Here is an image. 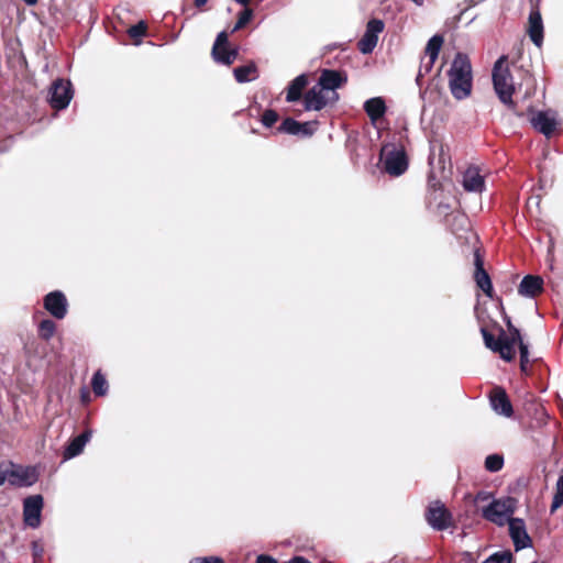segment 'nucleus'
I'll return each mask as SVG.
<instances>
[{
    "label": "nucleus",
    "instance_id": "1",
    "mask_svg": "<svg viewBox=\"0 0 563 563\" xmlns=\"http://www.w3.org/2000/svg\"><path fill=\"white\" fill-rule=\"evenodd\" d=\"M493 85L499 100L517 117H525V110L520 109L512 99L514 95L521 91L526 86L523 98H530L533 95L534 78L529 71H522L521 82L514 81V77L507 65V56H500L493 68Z\"/></svg>",
    "mask_w": 563,
    "mask_h": 563
},
{
    "label": "nucleus",
    "instance_id": "2",
    "mask_svg": "<svg viewBox=\"0 0 563 563\" xmlns=\"http://www.w3.org/2000/svg\"><path fill=\"white\" fill-rule=\"evenodd\" d=\"M449 88L452 96L463 100L471 96L473 87L472 65L468 56L459 52L448 71Z\"/></svg>",
    "mask_w": 563,
    "mask_h": 563
},
{
    "label": "nucleus",
    "instance_id": "3",
    "mask_svg": "<svg viewBox=\"0 0 563 563\" xmlns=\"http://www.w3.org/2000/svg\"><path fill=\"white\" fill-rule=\"evenodd\" d=\"M517 509V499L514 497H505L494 499L487 507L483 508L482 516L499 527L508 523V520Z\"/></svg>",
    "mask_w": 563,
    "mask_h": 563
},
{
    "label": "nucleus",
    "instance_id": "4",
    "mask_svg": "<svg viewBox=\"0 0 563 563\" xmlns=\"http://www.w3.org/2000/svg\"><path fill=\"white\" fill-rule=\"evenodd\" d=\"M427 522L437 531H444L453 526V516L445 505L435 500L426 509Z\"/></svg>",
    "mask_w": 563,
    "mask_h": 563
},
{
    "label": "nucleus",
    "instance_id": "5",
    "mask_svg": "<svg viewBox=\"0 0 563 563\" xmlns=\"http://www.w3.org/2000/svg\"><path fill=\"white\" fill-rule=\"evenodd\" d=\"M74 90L70 80L58 78L49 88V106L55 110H64L73 99Z\"/></svg>",
    "mask_w": 563,
    "mask_h": 563
},
{
    "label": "nucleus",
    "instance_id": "6",
    "mask_svg": "<svg viewBox=\"0 0 563 563\" xmlns=\"http://www.w3.org/2000/svg\"><path fill=\"white\" fill-rule=\"evenodd\" d=\"M443 43L444 37L441 34H435L428 41L424 48V55L428 57V60H424V58L421 59L419 71L417 75L418 84L422 77H424L432 70L434 63L439 57Z\"/></svg>",
    "mask_w": 563,
    "mask_h": 563
},
{
    "label": "nucleus",
    "instance_id": "7",
    "mask_svg": "<svg viewBox=\"0 0 563 563\" xmlns=\"http://www.w3.org/2000/svg\"><path fill=\"white\" fill-rule=\"evenodd\" d=\"M211 54L217 63L230 66L238 58L239 49L229 47V35L222 31L217 35Z\"/></svg>",
    "mask_w": 563,
    "mask_h": 563
},
{
    "label": "nucleus",
    "instance_id": "8",
    "mask_svg": "<svg viewBox=\"0 0 563 563\" xmlns=\"http://www.w3.org/2000/svg\"><path fill=\"white\" fill-rule=\"evenodd\" d=\"M385 155L384 169L390 176H400L408 168V157L404 148L386 152V147L382 150L380 156Z\"/></svg>",
    "mask_w": 563,
    "mask_h": 563
},
{
    "label": "nucleus",
    "instance_id": "9",
    "mask_svg": "<svg viewBox=\"0 0 563 563\" xmlns=\"http://www.w3.org/2000/svg\"><path fill=\"white\" fill-rule=\"evenodd\" d=\"M530 115V123L536 131L543 134L547 137H551L556 131L559 122L554 117H551L547 111H533V108L529 106L525 111V115Z\"/></svg>",
    "mask_w": 563,
    "mask_h": 563
},
{
    "label": "nucleus",
    "instance_id": "10",
    "mask_svg": "<svg viewBox=\"0 0 563 563\" xmlns=\"http://www.w3.org/2000/svg\"><path fill=\"white\" fill-rule=\"evenodd\" d=\"M474 274L476 286L489 298H493L494 287L489 274L484 267V253L479 247L474 250Z\"/></svg>",
    "mask_w": 563,
    "mask_h": 563
},
{
    "label": "nucleus",
    "instance_id": "11",
    "mask_svg": "<svg viewBox=\"0 0 563 563\" xmlns=\"http://www.w3.org/2000/svg\"><path fill=\"white\" fill-rule=\"evenodd\" d=\"M338 99L339 95L336 92H332L331 97L328 98L323 88L317 84L303 95V104L307 111H320L329 103L335 102Z\"/></svg>",
    "mask_w": 563,
    "mask_h": 563
},
{
    "label": "nucleus",
    "instance_id": "12",
    "mask_svg": "<svg viewBox=\"0 0 563 563\" xmlns=\"http://www.w3.org/2000/svg\"><path fill=\"white\" fill-rule=\"evenodd\" d=\"M44 309L54 318L62 320L68 312V301L60 290H54L43 298Z\"/></svg>",
    "mask_w": 563,
    "mask_h": 563
},
{
    "label": "nucleus",
    "instance_id": "13",
    "mask_svg": "<svg viewBox=\"0 0 563 563\" xmlns=\"http://www.w3.org/2000/svg\"><path fill=\"white\" fill-rule=\"evenodd\" d=\"M43 497L41 495L29 496L23 501V520L27 527L37 528L41 525Z\"/></svg>",
    "mask_w": 563,
    "mask_h": 563
},
{
    "label": "nucleus",
    "instance_id": "14",
    "mask_svg": "<svg viewBox=\"0 0 563 563\" xmlns=\"http://www.w3.org/2000/svg\"><path fill=\"white\" fill-rule=\"evenodd\" d=\"M509 536L514 542L516 551L531 547L532 540L527 532L526 522L521 518H510L508 520Z\"/></svg>",
    "mask_w": 563,
    "mask_h": 563
},
{
    "label": "nucleus",
    "instance_id": "15",
    "mask_svg": "<svg viewBox=\"0 0 563 563\" xmlns=\"http://www.w3.org/2000/svg\"><path fill=\"white\" fill-rule=\"evenodd\" d=\"M492 408L501 416L510 418L514 415L511 401L501 386H495L489 393Z\"/></svg>",
    "mask_w": 563,
    "mask_h": 563
},
{
    "label": "nucleus",
    "instance_id": "16",
    "mask_svg": "<svg viewBox=\"0 0 563 563\" xmlns=\"http://www.w3.org/2000/svg\"><path fill=\"white\" fill-rule=\"evenodd\" d=\"M347 82V75L345 71L334 70V69H323L321 70L318 85L323 88V90H334L342 87Z\"/></svg>",
    "mask_w": 563,
    "mask_h": 563
},
{
    "label": "nucleus",
    "instance_id": "17",
    "mask_svg": "<svg viewBox=\"0 0 563 563\" xmlns=\"http://www.w3.org/2000/svg\"><path fill=\"white\" fill-rule=\"evenodd\" d=\"M38 479V474L35 467H18L9 472V482L11 485L23 487L32 486Z\"/></svg>",
    "mask_w": 563,
    "mask_h": 563
},
{
    "label": "nucleus",
    "instance_id": "18",
    "mask_svg": "<svg viewBox=\"0 0 563 563\" xmlns=\"http://www.w3.org/2000/svg\"><path fill=\"white\" fill-rule=\"evenodd\" d=\"M527 33L532 43L536 46L541 47L543 43V22L541 13L538 8H533L530 11Z\"/></svg>",
    "mask_w": 563,
    "mask_h": 563
},
{
    "label": "nucleus",
    "instance_id": "19",
    "mask_svg": "<svg viewBox=\"0 0 563 563\" xmlns=\"http://www.w3.org/2000/svg\"><path fill=\"white\" fill-rule=\"evenodd\" d=\"M543 279L539 275H527L518 286L521 296L536 298L543 292Z\"/></svg>",
    "mask_w": 563,
    "mask_h": 563
},
{
    "label": "nucleus",
    "instance_id": "20",
    "mask_svg": "<svg viewBox=\"0 0 563 563\" xmlns=\"http://www.w3.org/2000/svg\"><path fill=\"white\" fill-rule=\"evenodd\" d=\"M309 77L306 74H301L292 79L286 91V101L296 102L303 98V90L308 86Z\"/></svg>",
    "mask_w": 563,
    "mask_h": 563
},
{
    "label": "nucleus",
    "instance_id": "21",
    "mask_svg": "<svg viewBox=\"0 0 563 563\" xmlns=\"http://www.w3.org/2000/svg\"><path fill=\"white\" fill-rule=\"evenodd\" d=\"M90 438H91L90 430H85L79 435L73 438L69 441L68 445L65 448L63 457L65 460H69V459H73V457L79 455L84 451V448L87 444V442L90 440Z\"/></svg>",
    "mask_w": 563,
    "mask_h": 563
},
{
    "label": "nucleus",
    "instance_id": "22",
    "mask_svg": "<svg viewBox=\"0 0 563 563\" xmlns=\"http://www.w3.org/2000/svg\"><path fill=\"white\" fill-rule=\"evenodd\" d=\"M387 107L383 98L374 97L365 101L364 111L372 123H376L386 113Z\"/></svg>",
    "mask_w": 563,
    "mask_h": 563
},
{
    "label": "nucleus",
    "instance_id": "23",
    "mask_svg": "<svg viewBox=\"0 0 563 563\" xmlns=\"http://www.w3.org/2000/svg\"><path fill=\"white\" fill-rule=\"evenodd\" d=\"M485 186L484 178L476 169H467L463 176V187L466 191L481 192Z\"/></svg>",
    "mask_w": 563,
    "mask_h": 563
},
{
    "label": "nucleus",
    "instance_id": "24",
    "mask_svg": "<svg viewBox=\"0 0 563 563\" xmlns=\"http://www.w3.org/2000/svg\"><path fill=\"white\" fill-rule=\"evenodd\" d=\"M234 78L238 82H249L258 77V69L254 62H250L246 65L235 67L233 69Z\"/></svg>",
    "mask_w": 563,
    "mask_h": 563
},
{
    "label": "nucleus",
    "instance_id": "25",
    "mask_svg": "<svg viewBox=\"0 0 563 563\" xmlns=\"http://www.w3.org/2000/svg\"><path fill=\"white\" fill-rule=\"evenodd\" d=\"M91 387L96 396H104L108 391V382L101 371H97L91 379Z\"/></svg>",
    "mask_w": 563,
    "mask_h": 563
},
{
    "label": "nucleus",
    "instance_id": "26",
    "mask_svg": "<svg viewBox=\"0 0 563 563\" xmlns=\"http://www.w3.org/2000/svg\"><path fill=\"white\" fill-rule=\"evenodd\" d=\"M56 332V323L51 319H44L38 323L37 333L44 341H49Z\"/></svg>",
    "mask_w": 563,
    "mask_h": 563
},
{
    "label": "nucleus",
    "instance_id": "27",
    "mask_svg": "<svg viewBox=\"0 0 563 563\" xmlns=\"http://www.w3.org/2000/svg\"><path fill=\"white\" fill-rule=\"evenodd\" d=\"M515 346L516 344L508 342L505 339H501V342L499 343L495 353H498L503 360L511 362L516 357Z\"/></svg>",
    "mask_w": 563,
    "mask_h": 563
},
{
    "label": "nucleus",
    "instance_id": "28",
    "mask_svg": "<svg viewBox=\"0 0 563 563\" xmlns=\"http://www.w3.org/2000/svg\"><path fill=\"white\" fill-rule=\"evenodd\" d=\"M147 24L145 21H140L139 23L130 26L128 29V35L133 41L135 45L141 43L143 36L146 35Z\"/></svg>",
    "mask_w": 563,
    "mask_h": 563
},
{
    "label": "nucleus",
    "instance_id": "29",
    "mask_svg": "<svg viewBox=\"0 0 563 563\" xmlns=\"http://www.w3.org/2000/svg\"><path fill=\"white\" fill-rule=\"evenodd\" d=\"M378 42V36H373L372 34L364 33L362 38L357 42V48L363 54H371L376 47Z\"/></svg>",
    "mask_w": 563,
    "mask_h": 563
},
{
    "label": "nucleus",
    "instance_id": "30",
    "mask_svg": "<svg viewBox=\"0 0 563 563\" xmlns=\"http://www.w3.org/2000/svg\"><path fill=\"white\" fill-rule=\"evenodd\" d=\"M495 325L498 328V331L500 332L503 339H505L506 341L511 342L516 345H520V342H523L520 331L517 328H515L510 321L507 322L508 330L510 332L509 336L506 335L505 330L500 325H498L496 322H495Z\"/></svg>",
    "mask_w": 563,
    "mask_h": 563
},
{
    "label": "nucleus",
    "instance_id": "31",
    "mask_svg": "<svg viewBox=\"0 0 563 563\" xmlns=\"http://www.w3.org/2000/svg\"><path fill=\"white\" fill-rule=\"evenodd\" d=\"M481 333H482V336H483V340H484V343H485V346L489 350H492L493 352L496 351V349L498 347L499 343L501 342V334L499 333V336L498 339L495 338V335L487 329V327H481Z\"/></svg>",
    "mask_w": 563,
    "mask_h": 563
},
{
    "label": "nucleus",
    "instance_id": "32",
    "mask_svg": "<svg viewBox=\"0 0 563 563\" xmlns=\"http://www.w3.org/2000/svg\"><path fill=\"white\" fill-rule=\"evenodd\" d=\"M253 15L254 11L251 8H244L241 12H239L236 23L232 29V33L244 29L251 22Z\"/></svg>",
    "mask_w": 563,
    "mask_h": 563
},
{
    "label": "nucleus",
    "instance_id": "33",
    "mask_svg": "<svg viewBox=\"0 0 563 563\" xmlns=\"http://www.w3.org/2000/svg\"><path fill=\"white\" fill-rule=\"evenodd\" d=\"M484 465L488 472H499L504 467V456L501 454H490L486 456Z\"/></svg>",
    "mask_w": 563,
    "mask_h": 563
},
{
    "label": "nucleus",
    "instance_id": "34",
    "mask_svg": "<svg viewBox=\"0 0 563 563\" xmlns=\"http://www.w3.org/2000/svg\"><path fill=\"white\" fill-rule=\"evenodd\" d=\"M518 347L520 353V372L527 376L531 375V369L529 366L530 361L528 345L523 342H520V345H518Z\"/></svg>",
    "mask_w": 563,
    "mask_h": 563
},
{
    "label": "nucleus",
    "instance_id": "35",
    "mask_svg": "<svg viewBox=\"0 0 563 563\" xmlns=\"http://www.w3.org/2000/svg\"><path fill=\"white\" fill-rule=\"evenodd\" d=\"M300 122L292 118H286L278 126V131L290 135H299Z\"/></svg>",
    "mask_w": 563,
    "mask_h": 563
},
{
    "label": "nucleus",
    "instance_id": "36",
    "mask_svg": "<svg viewBox=\"0 0 563 563\" xmlns=\"http://www.w3.org/2000/svg\"><path fill=\"white\" fill-rule=\"evenodd\" d=\"M561 506H563V475H561L556 482L555 493L550 509L551 512L553 514Z\"/></svg>",
    "mask_w": 563,
    "mask_h": 563
},
{
    "label": "nucleus",
    "instance_id": "37",
    "mask_svg": "<svg viewBox=\"0 0 563 563\" xmlns=\"http://www.w3.org/2000/svg\"><path fill=\"white\" fill-rule=\"evenodd\" d=\"M512 554L510 551L497 552L486 559L483 563H511Z\"/></svg>",
    "mask_w": 563,
    "mask_h": 563
},
{
    "label": "nucleus",
    "instance_id": "38",
    "mask_svg": "<svg viewBox=\"0 0 563 563\" xmlns=\"http://www.w3.org/2000/svg\"><path fill=\"white\" fill-rule=\"evenodd\" d=\"M278 113L273 109H267L263 112L261 122L266 128H272L278 121Z\"/></svg>",
    "mask_w": 563,
    "mask_h": 563
},
{
    "label": "nucleus",
    "instance_id": "39",
    "mask_svg": "<svg viewBox=\"0 0 563 563\" xmlns=\"http://www.w3.org/2000/svg\"><path fill=\"white\" fill-rule=\"evenodd\" d=\"M384 30V22L378 19H372L367 22L365 33L372 34L373 36H378Z\"/></svg>",
    "mask_w": 563,
    "mask_h": 563
},
{
    "label": "nucleus",
    "instance_id": "40",
    "mask_svg": "<svg viewBox=\"0 0 563 563\" xmlns=\"http://www.w3.org/2000/svg\"><path fill=\"white\" fill-rule=\"evenodd\" d=\"M189 563H224V561L219 556H202L194 558L189 561Z\"/></svg>",
    "mask_w": 563,
    "mask_h": 563
},
{
    "label": "nucleus",
    "instance_id": "41",
    "mask_svg": "<svg viewBox=\"0 0 563 563\" xmlns=\"http://www.w3.org/2000/svg\"><path fill=\"white\" fill-rule=\"evenodd\" d=\"M313 134V129L310 122H300L299 126V135L311 136Z\"/></svg>",
    "mask_w": 563,
    "mask_h": 563
},
{
    "label": "nucleus",
    "instance_id": "42",
    "mask_svg": "<svg viewBox=\"0 0 563 563\" xmlns=\"http://www.w3.org/2000/svg\"><path fill=\"white\" fill-rule=\"evenodd\" d=\"M256 563H278V561L271 555L261 554L256 558ZM285 563H289V561Z\"/></svg>",
    "mask_w": 563,
    "mask_h": 563
},
{
    "label": "nucleus",
    "instance_id": "43",
    "mask_svg": "<svg viewBox=\"0 0 563 563\" xmlns=\"http://www.w3.org/2000/svg\"><path fill=\"white\" fill-rule=\"evenodd\" d=\"M289 563H311V562L303 556L296 555L289 560Z\"/></svg>",
    "mask_w": 563,
    "mask_h": 563
},
{
    "label": "nucleus",
    "instance_id": "44",
    "mask_svg": "<svg viewBox=\"0 0 563 563\" xmlns=\"http://www.w3.org/2000/svg\"><path fill=\"white\" fill-rule=\"evenodd\" d=\"M208 0H195V5L201 8L207 3Z\"/></svg>",
    "mask_w": 563,
    "mask_h": 563
},
{
    "label": "nucleus",
    "instance_id": "45",
    "mask_svg": "<svg viewBox=\"0 0 563 563\" xmlns=\"http://www.w3.org/2000/svg\"><path fill=\"white\" fill-rule=\"evenodd\" d=\"M23 2H25L27 5H35L38 0H22Z\"/></svg>",
    "mask_w": 563,
    "mask_h": 563
},
{
    "label": "nucleus",
    "instance_id": "46",
    "mask_svg": "<svg viewBox=\"0 0 563 563\" xmlns=\"http://www.w3.org/2000/svg\"><path fill=\"white\" fill-rule=\"evenodd\" d=\"M476 499H486V496L483 492L478 493Z\"/></svg>",
    "mask_w": 563,
    "mask_h": 563
},
{
    "label": "nucleus",
    "instance_id": "47",
    "mask_svg": "<svg viewBox=\"0 0 563 563\" xmlns=\"http://www.w3.org/2000/svg\"><path fill=\"white\" fill-rule=\"evenodd\" d=\"M454 219L465 220L464 216H455Z\"/></svg>",
    "mask_w": 563,
    "mask_h": 563
}]
</instances>
